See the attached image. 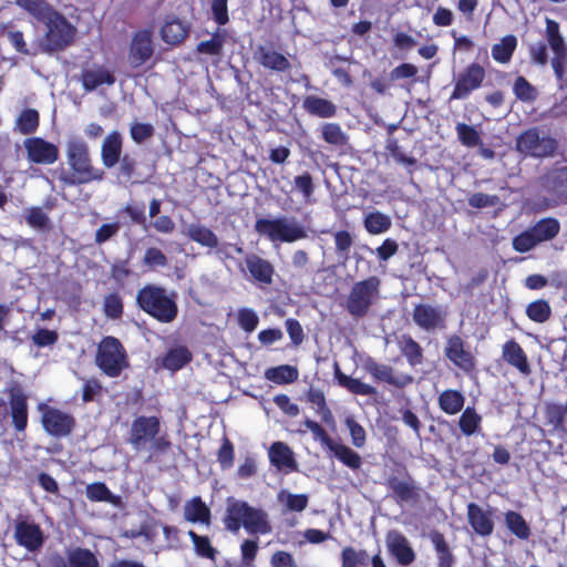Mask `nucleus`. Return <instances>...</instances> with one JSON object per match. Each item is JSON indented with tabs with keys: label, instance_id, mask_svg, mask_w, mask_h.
<instances>
[{
	"label": "nucleus",
	"instance_id": "obj_1",
	"mask_svg": "<svg viewBox=\"0 0 567 567\" xmlns=\"http://www.w3.org/2000/svg\"><path fill=\"white\" fill-rule=\"evenodd\" d=\"M66 158L71 173L62 172L59 176L66 186L89 184L102 181L104 171L92 165L87 144L80 138H72L66 144Z\"/></svg>",
	"mask_w": 567,
	"mask_h": 567
},
{
	"label": "nucleus",
	"instance_id": "obj_2",
	"mask_svg": "<svg viewBox=\"0 0 567 567\" xmlns=\"http://www.w3.org/2000/svg\"><path fill=\"white\" fill-rule=\"evenodd\" d=\"M137 307L161 323H171L178 316L175 293L169 295L166 288L147 284L136 293Z\"/></svg>",
	"mask_w": 567,
	"mask_h": 567
},
{
	"label": "nucleus",
	"instance_id": "obj_3",
	"mask_svg": "<svg viewBox=\"0 0 567 567\" xmlns=\"http://www.w3.org/2000/svg\"><path fill=\"white\" fill-rule=\"evenodd\" d=\"M95 364L109 378H118L130 368V358L123 343L113 336H105L97 343Z\"/></svg>",
	"mask_w": 567,
	"mask_h": 567
},
{
	"label": "nucleus",
	"instance_id": "obj_4",
	"mask_svg": "<svg viewBox=\"0 0 567 567\" xmlns=\"http://www.w3.org/2000/svg\"><path fill=\"white\" fill-rule=\"evenodd\" d=\"M43 23L47 28L40 42L41 51L44 53L60 52L66 49L74 41L76 29L59 11H54Z\"/></svg>",
	"mask_w": 567,
	"mask_h": 567
},
{
	"label": "nucleus",
	"instance_id": "obj_5",
	"mask_svg": "<svg viewBox=\"0 0 567 567\" xmlns=\"http://www.w3.org/2000/svg\"><path fill=\"white\" fill-rule=\"evenodd\" d=\"M255 230L270 241L293 243L308 237L306 228L293 218L277 217L274 219L258 218Z\"/></svg>",
	"mask_w": 567,
	"mask_h": 567
},
{
	"label": "nucleus",
	"instance_id": "obj_6",
	"mask_svg": "<svg viewBox=\"0 0 567 567\" xmlns=\"http://www.w3.org/2000/svg\"><path fill=\"white\" fill-rule=\"evenodd\" d=\"M381 280L377 276H370L354 282L346 301V309L354 318H363L370 311L379 298Z\"/></svg>",
	"mask_w": 567,
	"mask_h": 567
},
{
	"label": "nucleus",
	"instance_id": "obj_7",
	"mask_svg": "<svg viewBox=\"0 0 567 567\" xmlns=\"http://www.w3.org/2000/svg\"><path fill=\"white\" fill-rule=\"evenodd\" d=\"M389 495L398 505H415L421 501L422 488L410 475L405 466L391 473L384 483Z\"/></svg>",
	"mask_w": 567,
	"mask_h": 567
},
{
	"label": "nucleus",
	"instance_id": "obj_8",
	"mask_svg": "<svg viewBox=\"0 0 567 567\" xmlns=\"http://www.w3.org/2000/svg\"><path fill=\"white\" fill-rule=\"evenodd\" d=\"M516 148L518 152L532 157L553 156L557 148L558 142L551 136H540L537 127H532L520 133L516 140Z\"/></svg>",
	"mask_w": 567,
	"mask_h": 567
},
{
	"label": "nucleus",
	"instance_id": "obj_9",
	"mask_svg": "<svg viewBox=\"0 0 567 567\" xmlns=\"http://www.w3.org/2000/svg\"><path fill=\"white\" fill-rule=\"evenodd\" d=\"M7 394L9 408L3 416L9 414L14 431L17 433H24L29 424V396L18 382L9 385Z\"/></svg>",
	"mask_w": 567,
	"mask_h": 567
},
{
	"label": "nucleus",
	"instance_id": "obj_10",
	"mask_svg": "<svg viewBox=\"0 0 567 567\" xmlns=\"http://www.w3.org/2000/svg\"><path fill=\"white\" fill-rule=\"evenodd\" d=\"M42 412L41 424L44 431L54 437H66L72 434L76 425L75 417L60 409L40 404Z\"/></svg>",
	"mask_w": 567,
	"mask_h": 567
},
{
	"label": "nucleus",
	"instance_id": "obj_11",
	"mask_svg": "<svg viewBox=\"0 0 567 567\" xmlns=\"http://www.w3.org/2000/svg\"><path fill=\"white\" fill-rule=\"evenodd\" d=\"M13 538L19 546L31 553L40 550L45 540L40 525L28 515H19L14 520Z\"/></svg>",
	"mask_w": 567,
	"mask_h": 567
},
{
	"label": "nucleus",
	"instance_id": "obj_12",
	"mask_svg": "<svg viewBox=\"0 0 567 567\" xmlns=\"http://www.w3.org/2000/svg\"><path fill=\"white\" fill-rule=\"evenodd\" d=\"M444 355L463 373L470 375L475 371L476 359L461 336L453 333L447 337Z\"/></svg>",
	"mask_w": 567,
	"mask_h": 567
},
{
	"label": "nucleus",
	"instance_id": "obj_13",
	"mask_svg": "<svg viewBox=\"0 0 567 567\" xmlns=\"http://www.w3.org/2000/svg\"><path fill=\"white\" fill-rule=\"evenodd\" d=\"M485 78L486 72L481 64L476 62L468 64L457 74L450 101L467 99L472 92L482 86Z\"/></svg>",
	"mask_w": 567,
	"mask_h": 567
},
{
	"label": "nucleus",
	"instance_id": "obj_14",
	"mask_svg": "<svg viewBox=\"0 0 567 567\" xmlns=\"http://www.w3.org/2000/svg\"><path fill=\"white\" fill-rule=\"evenodd\" d=\"M161 432V420L158 416H136L130 429L128 443L136 451L146 446Z\"/></svg>",
	"mask_w": 567,
	"mask_h": 567
},
{
	"label": "nucleus",
	"instance_id": "obj_15",
	"mask_svg": "<svg viewBox=\"0 0 567 567\" xmlns=\"http://www.w3.org/2000/svg\"><path fill=\"white\" fill-rule=\"evenodd\" d=\"M27 159L37 165H53L60 158L58 145L40 136L27 137L23 141Z\"/></svg>",
	"mask_w": 567,
	"mask_h": 567
},
{
	"label": "nucleus",
	"instance_id": "obj_16",
	"mask_svg": "<svg viewBox=\"0 0 567 567\" xmlns=\"http://www.w3.org/2000/svg\"><path fill=\"white\" fill-rule=\"evenodd\" d=\"M365 371L377 382H383L396 389H404L413 383L414 379L409 373H395L394 369L373 359H368L364 364Z\"/></svg>",
	"mask_w": 567,
	"mask_h": 567
},
{
	"label": "nucleus",
	"instance_id": "obj_17",
	"mask_svg": "<svg viewBox=\"0 0 567 567\" xmlns=\"http://www.w3.org/2000/svg\"><path fill=\"white\" fill-rule=\"evenodd\" d=\"M412 319L420 329L431 332L445 327L446 312L440 306L417 303L413 308Z\"/></svg>",
	"mask_w": 567,
	"mask_h": 567
},
{
	"label": "nucleus",
	"instance_id": "obj_18",
	"mask_svg": "<svg viewBox=\"0 0 567 567\" xmlns=\"http://www.w3.org/2000/svg\"><path fill=\"white\" fill-rule=\"evenodd\" d=\"M540 186L559 202L567 203V166L555 163L540 177Z\"/></svg>",
	"mask_w": 567,
	"mask_h": 567
},
{
	"label": "nucleus",
	"instance_id": "obj_19",
	"mask_svg": "<svg viewBox=\"0 0 567 567\" xmlns=\"http://www.w3.org/2000/svg\"><path fill=\"white\" fill-rule=\"evenodd\" d=\"M255 61L265 70L275 73H287L291 70L289 59L272 48V45L259 44L254 51Z\"/></svg>",
	"mask_w": 567,
	"mask_h": 567
},
{
	"label": "nucleus",
	"instance_id": "obj_20",
	"mask_svg": "<svg viewBox=\"0 0 567 567\" xmlns=\"http://www.w3.org/2000/svg\"><path fill=\"white\" fill-rule=\"evenodd\" d=\"M154 54L152 31L138 30L133 34L130 45L128 59L132 66L145 64Z\"/></svg>",
	"mask_w": 567,
	"mask_h": 567
},
{
	"label": "nucleus",
	"instance_id": "obj_21",
	"mask_svg": "<svg viewBox=\"0 0 567 567\" xmlns=\"http://www.w3.org/2000/svg\"><path fill=\"white\" fill-rule=\"evenodd\" d=\"M246 268L251 279L264 289L274 284V265L256 254H248L245 258Z\"/></svg>",
	"mask_w": 567,
	"mask_h": 567
},
{
	"label": "nucleus",
	"instance_id": "obj_22",
	"mask_svg": "<svg viewBox=\"0 0 567 567\" xmlns=\"http://www.w3.org/2000/svg\"><path fill=\"white\" fill-rule=\"evenodd\" d=\"M385 542L389 553L395 558L398 564L409 566L415 560V551L401 532L395 529L389 530Z\"/></svg>",
	"mask_w": 567,
	"mask_h": 567
},
{
	"label": "nucleus",
	"instance_id": "obj_23",
	"mask_svg": "<svg viewBox=\"0 0 567 567\" xmlns=\"http://www.w3.org/2000/svg\"><path fill=\"white\" fill-rule=\"evenodd\" d=\"M467 509V522L472 527L473 532L482 537L491 536L494 532V519L493 509H483L476 503H468Z\"/></svg>",
	"mask_w": 567,
	"mask_h": 567
},
{
	"label": "nucleus",
	"instance_id": "obj_24",
	"mask_svg": "<svg viewBox=\"0 0 567 567\" xmlns=\"http://www.w3.org/2000/svg\"><path fill=\"white\" fill-rule=\"evenodd\" d=\"M189 25L185 24L174 14L167 16L161 28L162 40L169 45L177 47L188 37Z\"/></svg>",
	"mask_w": 567,
	"mask_h": 567
},
{
	"label": "nucleus",
	"instance_id": "obj_25",
	"mask_svg": "<svg viewBox=\"0 0 567 567\" xmlns=\"http://www.w3.org/2000/svg\"><path fill=\"white\" fill-rule=\"evenodd\" d=\"M502 358L523 375H529L532 373L527 354L516 340L511 339L503 344Z\"/></svg>",
	"mask_w": 567,
	"mask_h": 567
},
{
	"label": "nucleus",
	"instance_id": "obj_26",
	"mask_svg": "<svg viewBox=\"0 0 567 567\" xmlns=\"http://www.w3.org/2000/svg\"><path fill=\"white\" fill-rule=\"evenodd\" d=\"M545 425L557 433H567V398L565 403L546 402L543 409Z\"/></svg>",
	"mask_w": 567,
	"mask_h": 567
},
{
	"label": "nucleus",
	"instance_id": "obj_27",
	"mask_svg": "<svg viewBox=\"0 0 567 567\" xmlns=\"http://www.w3.org/2000/svg\"><path fill=\"white\" fill-rule=\"evenodd\" d=\"M245 509L246 514L243 527L249 534L266 535L271 532V525L268 520V514L264 509L252 507L248 503Z\"/></svg>",
	"mask_w": 567,
	"mask_h": 567
},
{
	"label": "nucleus",
	"instance_id": "obj_28",
	"mask_svg": "<svg viewBox=\"0 0 567 567\" xmlns=\"http://www.w3.org/2000/svg\"><path fill=\"white\" fill-rule=\"evenodd\" d=\"M123 140L117 131L111 132L104 140L101 148V157L105 167H114L122 157Z\"/></svg>",
	"mask_w": 567,
	"mask_h": 567
},
{
	"label": "nucleus",
	"instance_id": "obj_29",
	"mask_svg": "<svg viewBox=\"0 0 567 567\" xmlns=\"http://www.w3.org/2000/svg\"><path fill=\"white\" fill-rule=\"evenodd\" d=\"M115 81L114 74L102 65L93 70H83L81 73L82 86L87 92L94 91L102 84L113 85Z\"/></svg>",
	"mask_w": 567,
	"mask_h": 567
},
{
	"label": "nucleus",
	"instance_id": "obj_30",
	"mask_svg": "<svg viewBox=\"0 0 567 567\" xmlns=\"http://www.w3.org/2000/svg\"><path fill=\"white\" fill-rule=\"evenodd\" d=\"M303 110L310 115L329 118L337 115L338 107L330 100L317 96L307 95L302 102Z\"/></svg>",
	"mask_w": 567,
	"mask_h": 567
},
{
	"label": "nucleus",
	"instance_id": "obj_31",
	"mask_svg": "<svg viewBox=\"0 0 567 567\" xmlns=\"http://www.w3.org/2000/svg\"><path fill=\"white\" fill-rule=\"evenodd\" d=\"M269 460L270 463L281 470L288 468L290 471L297 470V463L293 457L292 451L290 447L284 442H274L269 449Z\"/></svg>",
	"mask_w": 567,
	"mask_h": 567
},
{
	"label": "nucleus",
	"instance_id": "obj_32",
	"mask_svg": "<svg viewBox=\"0 0 567 567\" xmlns=\"http://www.w3.org/2000/svg\"><path fill=\"white\" fill-rule=\"evenodd\" d=\"M192 352L185 346L171 348L162 358L161 367L176 372L192 361Z\"/></svg>",
	"mask_w": 567,
	"mask_h": 567
},
{
	"label": "nucleus",
	"instance_id": "obj_33",
	"mask_svg": "<svg viewBox=\"0 0 567 567\" xmlns=\"http://www.w3.org/2000/svg\"><path fill=\"white\" fill-rule=\"evenodd\" d=\"M247 502L245 501H233L229 502L226 507V513L223 518L225 528L234 534H237L244 525Z\"/></svg>",
	"mask_w": 567,
	"mask_h": 567
},
{
	"label": "nucleus",
	"instance_id": "obj_34",
	"mask_svg": "<svg viewBox=\"0 0 567 567\" xmlns=\"http://www.w3.org/2000/svg\"><path fill=\"white\" fill-rule=\"evenodd\" d=\"M334 378L338 381V384L344 389H347L352 394L358 395H374L377 394V389L368 383L362 382L359 379L351 378L344 374L339 364L334 363Z\"/></svg>",
	"mask_w": 567,
	"mask_h": 567
},
{
	"label": "nucleus",
	"instance_id": "obj_35",
	"mask_svg": "<svg viewBox=\"0 0 567 567\" xmlns=\"http://www.w3.org/2000/svg\"><path fill=\"white\" fill-rule=\"evenodd\" d=\"M184 517L189 523L209 525L212 513L208 506L202 501V498L199 496H195L186 503L184 508Z\"/></svg>",
	"mask_w": 567,
	"mask_h": 567
},
{
	"label": "nucleus",
	"instance_id": "obj_36",
	"mask_svg": "<svg viewBox=\"0 0 567 567\" xmlns=\"http://www.w3.org/2000/svg\"><path fill=\"white\" fill-rule=\"evenodd\" d=\"M188 537L193 543V549L196 556L210 561H216L219 551L213 545L210 538L207 535H199L193 529L188 530Z\"/></svg>",
	"mask_w": 567,
	"mask_h": 567
},
{
	"label": "nucleus",
	"instance_id": "obj_37",
	"mask_svg": "<svg viewBox=\"0 0 567 567\" xmlns=\"http://www.w3.org/2000/svg\"><path fill=\"white\" fill-rule=\"evenodd\" d=\"M464 394L454 389H447L440 393L437 398L439 408L449 415H455L464 408Z\"/></svg>",
	"mask_w": 567,
	"mask_h": 567
},
{
	"label": "nucleus",
	"instance_id": "obj_38",
	"mask_svg": "<svg viewBox=\"0 0 567 567\" xmlns=\"http://www.w3.org/2000/svg\"><path fill=\"white\" fill-rule=\"evenodd\" d=\"M504 523L507 529L520 540H527L532 535L529 524L526 522L524 516L518 512H505Z\"/></svg>",
	"mask_w": 567,
	"mask_h": 567
},
{
	"label": "nucleus",
	"instance_id": "obj_39",
	"mask_svg": "<svg viewBox=\"0 0 567 567\" xmlns=\"http://www.w3.org/2000/svg\"><path fill=\"white\" fill-rule=\"evenodd\" d=\"M398 344L401 353L411 367L422 364L424 360L423 349L410 334H402Z\"/></svg>",
	"mask_w": 567,
	"mask_h": 567
},
{
	"label": "nucleus",
	"instance_id": "obj_40",
	"mask_svg": "<svg viewBox=\"0 0 567 567\" xmlns=\"http://www.w3.org/2000/svg\"><path fill=\"white\" fill-rule=\"evenodd\" d=\"M537 241H548L554 239L560 231V224L554 217H545L539 219L535 225L529 227Z\"/></svg>",
	"mask_w": 567,
	"mask_h": 567
},
{
	"label": "nucleus",
	"instance_id": "obj_41",
	"mask_svg": "<svg viewBox=\"0 0 567 567\" xmlns=\"http://www.w3.org/2000/svg\"><path fill=\"white\" fill-rule=\"evenodd\" d=\"M16 4L38 22L48 19L55 9L47 0H14Z\"/></svg>",
	"mask_w": 567,
	"mask_h": 567
},
{
	"label": "nucleus",
	"instance_id": "obj_42",
	"mask_svg": "<svg viewBox=\"0 0 567 567\" xmlns=\"http://www.w3.org/2000/svg\"><path fill=\"white\" fill-rule=\"evenodd\" d=\"M69 567H99L96 555L89 548L74 547L66 550Z\"/></svg>",
	"mask_w": 567,
	"mask_h": 567
},
{
	"label": "nucleus",
	"instance_id": "obj_43",
	"mask_svg": "<svg viewBox=\"0 0 567 567\" xmlns=\"http://www.w3.org/2000/svg\"><path fill=\"white\" fill-rule=\"evenodd\" d=\"M430 539L436 551L439 567H452L454 564V556L444 535L439 530H433L430 534Z\"/></svg>",
	"mask_w": 567,
	"mask_h": 567
},
{
	"label": "nucleus",
	"instance_id": "obj_44",
	"mask_svg": "<svg viewBox=\"0 0 567 567\" xmlns=\"http://www.w3.org/2000/svg\"><path fill=\"white\" fill-rule=\"evenodd\" d=\"M187 237L200 246L208 248H216L219 243L217 235L212 229L199 224L188 226Z\"/></svg>",
	"mask_w": 567,
	"mask_h": 567
},
{
	"label": "nucleus",
	"instance_id": "obj_45",
	"mask_svg": "<svg viewBox=\"0 0 567 567\" xmlns=\"http://www.w3.org/2000/svg\"><path fill=\"white\" fill-rule=\"evenodd\" d=\"M517 48V38L514 34H507L498 43L492 47L493 59L502 64L508 63Z\"/></svg>",
	"mask_w": 567,
	"mask_h": 567
},
{
	"label": "nucleus",
	"instance_id": "obj_46",
	"mask_svg": "<svg viewBox=\"0 0 567 567\" xmlns=\"http://www.w3.org/2000/svg\"><path fill=\"white\" fill-rule=\"evenodd\" d=\"M482 415L478 414L474 406H467L463 410L458 419V427L463 435L472 436L482 429Z\"/></svg>",
	"mask_w": 567,
	"mask_h": 567
},
{
	"label": "nucleus",
	"instance_id": "obj_47",
	"mask_svg": "<svg viewBox=\"0 0 567 567\" xmlns=\"http://www.w3.org/2000/svg\"><path fill=\"white\" fill-rule=\"evenodd\" d=\"M265 377L276 384H290L299 377L298 369L289 364H281L266 370Z\"/></svg>",
	"mask_w": 567,
	"mask_h": 567
},
{
	"label": "nucleus",
	"instance_id": "obj_48",
	"mask_svg": "<svg viewBox=\"0 0 567 567\" xmlns=\"http://www.w3.org/2000/svg\"><path fill=\"white\" fill-rule=\"evenodd\" d=\"M278 502L284 506L282 513H301L309 504V497L307 494H293L288 491H280L278 493Z\"/></svg>",
	"mask_w": 567,
	"mask_h": 567
},
{
	"label": "nucleus",
	"instance_id": "obj_49",
	"mask_svg": "<svg viewBox=\"0 0 567 567\" xmlns=\"http://www.w3.org/2000/svg\"><path fill=\"white\" fill-rule=\"evenodd\" d=\"M330 452L333 453V455L347 467L351 468L352 471H357L362 465V458L348 445H344L342 443H333L330 449Z\"/></svg>",
	"mask_w": 567,
	"mask_h": 567
},
{
	"label": "nucleus",
	"instance_id": "obj_50",
	"mask_svg": "<svg viewBox=\"0 0 567 567\" xmlns=\"http://www.w3.org/2000/svg\"><path fill=\"white\" fill-rule=\"evenodd\" d=\"M363 226L369 234L379 235L391 228L392 220L390 216L377 210L364 216Z\"/></svg>",
	"mask_w": 567,
	"mask_h": 567
},
{
	"label": "nucleus",
	"instance_id": "obj_51",
	"mask_svg": "<svg viewBox=\"0 0 567 567\" xmlns=\"http://www.w3.org/2000/svg\"><path fill=\"white\" fill-rule=\"evenodd\" d=\"M40 125V114L35 109L23 110L16 120V130L23 135L37 132Z\"/></svg>",
	"mask_w": 567,
	"mask_h": 567
},
{
	"label": "nucleus",
	"instance_id": "obj_52",
	"mask_svg": "<svg viewBox=\"0 0 567 567\" xmlns=\"http://www.w3.org/2000/svg\"><path fill=\"white\" fill-rule=\"evenodd\" d=\"M546 39L555 55H566L567 48L559 30V23L553 19H546Z\"/></svg>",
	"mask_w": 567,
	"mask_h": 567
},
{
	"label": "nucleus",
	"instance_id": "obj_53",
	"mask_svg": "<svg viewBox=\"0 0 567 567\" xmlns=\"http://www.w3.org/2000/svg\"><path fill=\"white\" fill-rule=\"evenodd\" d=\"M85 496L91 502H106L116 504L120 501V497L115 496L103 482H94L87 484L85 487Z\"/></svg>",
	"mask_w": 567,
	"mask_h": 567
},
{
	"label": "nucleus",
	"instance_id": "obj_54",
	"mask_svg": "<svg viewBox=\"0 0 567 567\" xmlns=\"http://www.w3.org/2000/svg\"><path fill=\"white\" fill-rule=\"evenodd\" d=\"M526 316L536 323L546 322L551 316V308L547 300L537 299L526 307Z\"/></svg>",
	"mask_w": 567,
	"mask_h": 567
},
{
	"label": "nucleus",
	"instance_id": "obj_55",
	"mask_svg": "<svg viewBox=\"0 0 567 567\" xmlns=\"http://www.w3.org/2000/svg\"><path fill=\"white\" fill-rule=\"evenodd\" d=\"M457 138L466 147H476L482 144L480 132L466 123L456 124Z\"/></svg>",
	"mask_w": 567,
	"mask_h": 567
},
{
	"label": "nucleus",
	"instance_id": "obj_56",
	"mask_svg": "<svg viewBox=\"0 0 567 567\" xmlns=\"http://www.w3.org/2000/svg\"><path fill=\"white\" fill-rule=\"evenodd\" d=\"M225 37L220 32H214L209 40L200 41L196 45V51L199 54L219 55L223 52Z\"/></svg>",
	"mask_w": 567,
	"mask_h": 567
},
{
	"label": "nucleus",
	"instance_id": "obj_57",
	"mask_svg": "<svg viewBox=\"0 0 567 567\" xmlns=\"http://www.w3.org/2000/svg\"><path fill=\"white\" fill-rule=\"evenodd\" d=\"M104 315L113 320H117L123 316L124 305L122 297L117 292L107 293L103 301Z\"/></svg>",
	"mask_w": 567,
	"mask_h": 567
},
{
	"label": "nucleus",
	"instance_id": "obj_58",
	"mask_svg": "<svg viewBox=\"0 0 567 567\" xmlns=\"http://www.w3.org/2000/svg\"><path fill=\"white\" fill-rule=\"evenodd\" d=\"M322 138L326 143L336 146H342L348 142V136L338 123H326L322 126Z\"/></svg>",
	"mask_w": 567,
	"mask_h": 567
},
{
	"label": "nucleus",
	"instance_id": "obj_59",
	"mask_svg": "<svg viewBox=\"0 0 567 567\" xmlns=\"http://www.w3.org/2000/svg\"><path fill=\"white\" fill-rule=\"evenodd\" d=\"M513 91L515 96L522 102H533L537 97V90L524 76H517Z\"/></svg>",
	"mask_w": 567,
	"mask_h": 567
},
{
	"label": "nucleus",
	"instance_id": "obj_60",
	"mask_svg": "<svg viewBox=\"0 0 567 567\" xmlns=\"http://www.w3.org/2000/svg\"><path fill=\"white\" fill-rule=\"evenodd\" d=\"M295 188L301 193L306 203H312L311 197L315 193V183L309 172H303L293 178Z\"/></svg>",
	"mask_w": 567,
	"mask_h": 567
},
{
	"label": "nucleus",
	"instance_id": "obj_61",
	"mask_svg": "<svg viewBox=\"0 0 567 567\" xmlns=\"http://www.w3.org/2000/svg\"><path fill=\"white\" fill-rule=\"evenodd\" d=\"M121 214H125L126 216H128L131 223L134 225H140L143 227L147 226L145 205L143 203H128L121 209Z\"/></svg>",
	"mask_w": 567,
	"mask_h": 567
},
{
	"label": "nucleus",
	"instance_id": "obj_62",
	"mask_svg": "<svg viewBox=\"0 0 567 567\" xmlns=\"http://www.w3.org/2000/svg\"><path fill=\"white\" fill-rule=\"evenodd\" d=\"M237 322L240 329L247 333H250L258 327L259 317L254 309L240 308L237 311Z\"/></svg>",
	"mask_w": 567,
	"mask_h": 567
},
{
	"label": "nucleus",
	"instance_id": "obj_63",
	"mask_svg": "<svg viewBox=\"0 0 567 567\" xmlns=\"http://www.w3.org/2000/svg\"><path fill=\"white\" fill-rule=\"evenodd\" d=\"M336 254L349 259L350 249L353 245V237L348 230H338L333 234Z\"/></svg>",
	"mask_w": 567,
	"mask_h": 567
},
{
	"label": "nucleus",
	"instance_id": "obj_64",
	"mask_svg": "<svg viewBox=\"0 0 567 567\" xmlns=\"http://www.w3.org/2000/svg\"><path fill=\"white\" fill-rule=\"evenodd\" d=\"M539 243L529 228L516 235L512 241L513 249L522 254L532 250Z\"/></svg>",
	"mask_w": 567,
	"mask_h": 567
}]
</instances>
